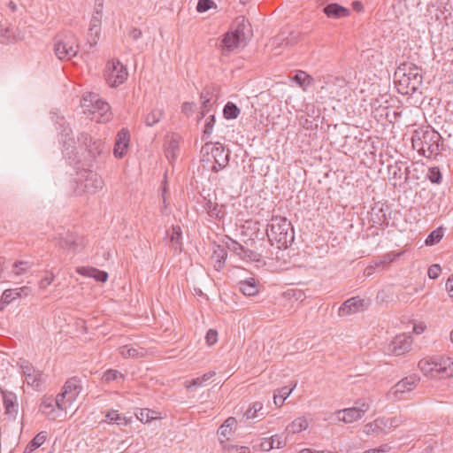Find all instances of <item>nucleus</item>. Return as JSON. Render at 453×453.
Listing matches in <instances>:
<instances>
[{"instance_id":"obj_1","label":"nucleus","mask_w":453,"mask_h":453,"mask_svg":"<svg viewBox=\"0 0 453 453\" xmlns=\"http://www.w3.org/2000/svg\"><path fill=\"white\" fill-rule=\"evenodd\" d=\"M82 390L81 380L73 377L68 380L63 387L62 393L55 399L48 398L40 406V411L49 419H64L67 411L73 409V404Z\"/></svg>"},{"instance_id":"obj_2","label":"nucleus","mask_w":453,"mask_h":453,"mask_svg":"<svg viewBox=\"0 0 453 453\" xmlns=\"http://www.w3.org/2000/svg\"><path fill=\"white\" fill-rule=\"evenodd\" d=\"M423 82L421 70L411 63L400 65L395 72V83L399 93L410 95L416 92Z\"/></svg>"},{"instance_id":"obj_3","label":"nucleus","mask_w":453,"mask_h":453,"mask_svg":"<svg viewBox=\"0 0 453 453\" xmlns=\"http://www.w3.org/2000/svg\"><path fill=\"white\" fill-rule=\"evenodd\" d=\"M266 235L272 245L287 249L294 242V228L291 222L283 216H273L267 225Z\"/></svg>"},{"instance_id":"obj_4","label":"nucleus","mask_w":453,"mask_h":453,"mask_svg":"<svg viewBox=\"0 0 453 453\" xmlns=\"http://www.w3.org/2000/svg\"><path fill=\"white\" fill-rule=\"evenodd\" d=\"M440 140V134L429 127H420L411 136L413 149L428 158L439 154Z\"/></svg>"},{"instance_id":"obj_5","label":"nucleus","mask_w":453,"mask_h":453,"mask_svg":"<svg viewBox=\"0 0 453 453\" xmlns=\"http://www.w3.org/2000/svg\"><path fill=\"white\" fill-rule=\"evenodd\" d=\"M250 35V24L246 22L243 17L237 18L230 31L224 35L221 42L223 54H228L240 46H245Z\"/></svg>"},{"instance_id":"obj_6","label":"nucleus","mask_w":453,"mask_h":453,"mask_svg":"<svg viewBox=\"0 0 453 453\" xmlns=\"http://www.w3.org/2000/svg\"><path fill=\"white\" fill-rule=\"evenodd\" d=\"M423 374L431 379H444L453 376V359L426 357L418 364Z\"/></svg>"},{"instance_id":"obj_7","label":"nucleus","mask_w":453,"mask_h":453,"mask_svg":"<svg viewBox=\"0 0 453 453\" xmlns=\"http://www.w3.org/2000/svg\"><path fill=\"white\" fill-rule=\"evenodd\" d=\"M202 160L211 165V170L214 173L225 168L229 161V152L219 143L206 142L201 149Z\"/></svg>"},{"instance_id":"obj_8","label":"nucleus","mask_w":453,"mask_h":453,"mask_svg":"<svg viewBox=\"0 0 453 453\" xmlns=\"http://www.w3.org/2000/svg\"><path fill=\"white\" fill-rule=\"evenodd\" d=\"M87 117L96 123H106L112 119L110 104L99 95L90 92L87 94Z\"/></svg>"},{"instance_id":"obj_9","label":"nucleus","mask_w":453,"mask_h":453,"mask_svg":"<svg viewBox=\"0 0 453 453\" xmlns=\"http://www.w3.org/2000/svg\"><path fill=\"white\" fill-rule=\"evenodd\" d=\"M128 77V71L118 58L107 61L104 69V78L111 88H117L123 84Z\"/></svg>"},{"instance_id":"obj_10","label":"nucleus","mask_w":453,"mask_h":453,"mask_svg":"<svg viewBox=\"0 0 453 453\" xmlns=\"http://www.w3.org/2000/svg\"><path fill=\"white\" fill-rule=\"evenodd\" d=\"M419 380L420 378L416 374L404 377L390 388L388 397L394 401L408 399L409 395L417 387Z\"/></svg>"},{"instance_id":"obj_11","label":"nucleus","mask_w":453,"mask_h":453,"mask_svg":"<svg viewBox=\"0 0 453 453\" xmlns=\"http://www.w3.org/2000/svg\"><path fill=\"white\" fill-rule=\"evenodd\" d=\"M356 404L357 406L354 407L336 411L334 415L338 421H342L345 424L357 421L361 419L370 409V403L365 400H359Z\"/></svg>"},{"instance_id":"obj_12","label":"nucleus","mask_w":453,"mask_h":453,"mask_svg":"<svg viewBox=\"0 0 453 453\" xmlns=\"http://www.w3.org/2000/svg\"><path fill=\"white\" fill-rule=\"evenodd\" d=\"M54 51L60 60H71L77 55L78 45L72 35L58 36L55 41Z\"/></svg>"},{"instance_id":"obj_13","label":"nucleus","mask_w":453,"mask_h":453,"mask_svg":"<svg viewBox=\"0 0 453 453\" xmlns=\"http://www.w3.org/2000/svg\"><path fill=\"white\" fill-rule=\"evenodd\" d=\"M103 9L104 0H96L94 12L89 23V34H87V43L90 47L96 46L100 37Z\"/></svg>"},{"instance_id":"obj_14","label":"nucleus","mask_w":453,"mask_h":453,"mask_svg":"<svg viewBox=\"0 0 453 453\" xmlns=\"http://www.w3.org/2000/svg\"><path fill=\"white\" fill-rule=\"evenodd\" d=\"M412 339L407 334L396 335L387 346L388 355L401 356L408 352L411 349Z\"/></svg>"},{"instance_id":"obj_15","label":"nucleus","mask_w":453,"mask_h":453,"mask_svg":"<svg viewBox=\"0 0 453 453\" xmlns=\"http://www.w3.org/2000/svg\"><path fill=\"white\" fill-rule=\"evenodd\" d=\"M30 293L31 289L27 286L5 289L0 298V311H4L5 307L14 301L27 296Z\"/></svg>"},{"instance_id":"obj_16","label":"nucleus","mask_w":453,"mask_h":453,"mask_svg":"<svg viewBox=\"0 0 453 453\" xmlns=\"http://www.w3.org/2000/svg\"><path fill=\"white\" fill-rule=\"evenodd\" d=\"M388 180L394 188H400L408 180V167H403L399 163L388 165Z\"/></svg>"},{"instance_id":"obj_17","label":"nucleus","mask_w":453,"mask_h":453,"mask_svg":"<svg viewBox=\"0 0 453 453\" xmlns=\"http://www.w3.org/2000/svg\"><path fill=\"white\" fill-rule=\"evenodd\" d=\"M21 370L27 384L35 389H39L45 380L44 374L28 363L22 365Z\"/></svg>"},{"instance_id":"obj_18","label":"nucleus","mask_w":453,"mask_h":453,"mask_svg":"<svg viewBox=\"0 0 453 453\" xmlns=\"http://www.w3.org/2000/svg\"><path fill=\"white\" fill-rule=\"evenodd\" d=\"M236 424V418L234 417H229L224 421V423L219 426L218 430L219 443L225 450H230V447H228L230 444H227L226 441L234 433Z\"/></svg>"},{"instance_id":"obj_19","label":"nucleus","mask_w":453,"mask_h":453,"mask_svg":"<svg viewBox=\"0 0 453 453\" xmlns=\"http://www.w3.org/2000/svg\"><path fill=\"white\" fill-rule=\"evenodd\" d=\"M365 306V300L359 296L346 300L339 308L340 317H346L362 311Z\"/></svg>"},{"instance_id":"obj_20","label":"nucleus","mask_w":453,"mask_h":453,"mask_svg":"<svg viewBox=\"0 0 453 453\" xmlns=\"http://www.w3.org/2000/svg\"><path fill=\"white\" fill-rule=\"evenodd\" d=\"M130 142V134L127 128L119 130L115 138L113 154L118 158H122L127 152Z\"/></svg>"},{"instance_id":"obj_21","label":"nucleus","mask_w":453,"mask_h":453,"mask_svg":"<svg viewBox=\"0 0 453 453\" xmlns=\"http://www.w3.org/2000/svg\"><path fill=\"white\" fill-rule=\"evenodd\" d=\"M226 246L227 249L235 253L241 259L246 261H254L257 258V255L252 250L246 249L244 246L234 241L230 237H226Z\"/></svg>"},{"instance_id":"obj_22","label":"nucleus","mask_w":453,"mask_h":453,"mask_svg":"<svg viewBox=\"0 0 453 453\" xmlns=\"http://www.w3.org/2000/svg\"><path fill=\"white\" fill-rule=\"evenodd\" d=\"M3 400L5 409V414L10 418L14 419L17 417L19 411V403L16 395L12 392H4Z\"/></svg>"},{"instance_id":"obj_23","label":"nucleus","mask_w":453,"mask_h":453,"mask_svg":"<svg viewBox=\"0 0 453 453\" xmlns=\"http://www.w3.org/2000/svg\"><path fill=\"white\" fill-rule=\"evenodd\" d=\"M239 290L247 296H255L260 291V284L255 278H248L238 282Z\"/></svg>"},{"instance_id":"obj_24","label":"nucleus","mask_w":453,"mask_h":453,"mask_svg":"<svg viewBox=\"0 0 453 453\" xmlns=\"http://www.w3.org/2000/svg\"><path fill=\"white\" fill-rule=\"evenodd\" d=\"M171 247L178 253L182 250V231L180 226H173L167 231Z\"/></svg>"},{"instance_id":"obj_25","label":"nucleus","mask_w":453,"mask_h":453,"mask_svg":"<svg viewBox=\"0 0 453 453\" xmlns=\"http://www.w3.org/2000/svg\"><path fill=\"white\" fill-rule=\"evenodd\" d=\"M324 13L331 19H342L349 15V10L334 3L324 7Z\"/></svg>"},{"instance_id":"obj_26","label":"nucleus","mask_w":453,"mask_h":453,"mask_svg":"<svg viewBox=\"0 0 453 453\" xmlns=\"http://www.w3.org/2000/svg\"><path fill=\"white\" fill-rule=\"evenodd\" d=\"M363 432L367 435L388 433L383 418H378L372 422L365 424Z\"/></svg>"},{"instance_id":"obj_27","label":"nucleus","mask_w":453,"mask_h":453,"mask_svg":"<svg viewBox=\"0 0 453 453\" xmlns=\"http://www.w3.org/2000/svg\"><path fill=\"white\" fill-rule=\"evenodd\" d=\"M104 180L97 173L87 171V192L96 193L103 188Z\"/></svg>"},{"instance_id":"obj_28","label":"nucleus","mask_w":453,"mask_h":453,"mask_svg":"<svg viewBox=\"0 0 453 453\" xmlns=\"http://www.w3.org/2000/svg\"><path fill=\"white\" fill-rule=\"evenodd\" d=\"M165 111L163 108L155 107L143 117V121L148 127L157 124L164 117Z\"/></svg>"},{"instance_id":"obj_29","label":"nucleus","mask_w":453,"mask_h":453,"mask_svg":"<svg viewBox=\"0 0 453 453\" xmlns=\"http://www.w3.org/2000/svg\"><path fill=\"white\" fill-rule=\"evenodd\" d=\"M293 81L296 82L303 91H306L307 88L314 82V79L306 72L302 70H299L296 73L295 76L293 77Z\"/></svg>"},{"instance_id":"obj_30","label":"nucleus","mask_w":453,"mask_h":453,"mask_svg":"<svg viewBox=\"0 0 453 453\" xmlns=\"http://www.w3.org/2000/svg\"><path fill=\"white\" fill-rule=\"evenodd\" d=\"M58 240V246L64 250L74 249L76 245V236L69 232L59 234Z\"/></svg>"},{"instance_id":"obj_31","label":"nucleus","mask_w":453,"mask_h":453,"mask_svg":"<svg viewBox=\"0 0 453 453\" xmlns=\"http://www.w3.org/2000/svg\"><path fill=\"white\" fill-rule=\"evenodd\" d=\"M309 426L308 420L304 417H299L294 419L286 428L288 434H297L306 430Z\"/></svg>"},{"instance_id":"obj_32","label":"nucleus","mask_w":453,"mask_h":453,"mask_svg":"<svg viewBox=\"0 0 453 453\" xmlns=\"http://www.w3.org/2000/svg\"><path fill=\"white\" fill-rule=\"evenodd\" d=\"M226 258V251L221 246H218L214 250L211 256V260L214 263V268L217 271H220L225 265V260Z\"/></svg>"},{"instance_id":"obj_33","label":"nucleus","mask_w":453,"mask_h":453,"mask_svg":"<svg viewBox=\"0 0 453 453\" xmlns=\"http://www.w3.org/2000/svg\"><path fill=\"white\" fill-rule=\"evenodd\" d=\"M119 354L124 358H137L143 356V350L141 348H135L132 345H124L119 349Z\"/></svg>"},{"instance_id":"obj_34","label":"nucleus","mask_w":453,"mask_h":453,"mask_svg":"<svg viewBox=\"0 0 453 453\" xmlns=\"http://www.w3.org/2000/svg\"><path fill=\"white\" fill-rule=\"evenodd\" d=\"M204 209L211 218L221 219L224 216L223 206L211 200L205 202Z\"/></svg>"},{"instance_id":"obj_35","label":"nucleus","mask_w":453,"mask_h":453,"mask_svg":"<svg viewBox=\"0 0 453 453\" xmlns=\"http://www.w3.org/2000/svg\"><path fill=\"white\" fill-rule=\"evenodd\" d=\"M47 438L46 432H40L37 434L34 439L26 446L24 449V453H32L34 450L38 449L41 445L44 443Z\"/></svg>"},{"instance_id":"obj_36","label":"nucleus","mask_w":453,"mask_h":453,"mask_svg":"<svg viewBox=\"0 0 453 453\" xmlns=\"http://www.w3.org/2000/svg\"><path fill=\"white\" fill-rule=\"evenodd\" d=\"M215 372H206L204 373L203 376L201 377H197L196 379H193L189 381H186L185 382V388L189 389L191 388H199V387H203L204 385L205 382H207L208 380H210L212 377L215 376Z\"/></svg>"},{"instance_id":"obj_37","label":"nucleus","mask_w":453,"mask_h":453,"mask_svg":"<svg viewBox=\"0 0 453 453\" xmlns=\"http://www.w3.org/2000/svg\"><path fill=\"white\" fill-rule=\"evenodd\" d=\"M33 265L34 264L30 261H16L12 265V273L14 276H21L27 273Z\"/></svg>"},{"instance_id":"obj_38","label":"nucleus","mask_w":453,"mask_h":453,"mask_svg":"<svg viewBox=\"0 0 453 453\" xmlns=\"http://www.w3.org/2000/svg\"><path fill=\"white\" fill-rule=\"evenodd\" d=\"M105 421L109 424H116L118 426H127L129 424L130 420L127 418L125 416L119 414L117 411H111L107 413L105 416Z\"/></svg>"},{"instance_id":"obj_39","label":"nucleus","mask_w":453,"mask_h":453,"mask_svg":"<svg viewBox=\"0 0 453 453\" xmlns=\"http://www.w3.org/2000/svg\"><path fill=\"white\" fill-rule=\"evenodd\" d=\"M296 388V384L292 388L282 387L278 394H274L273 395V403L276 406L280 407L284 401L290 395L294 388Z\"/></svg>"},{"instance_id":"obj_40","label":"nucleus","mask_w":453,"mask_h":453,"mask_svg":"<svg viewBox=\"0 0 453 453\" xmlns=\"http://www.w3.org/2000/svg\"><path fill=\"white\" fill-rule=\"evenodd\" d=\"M136 418L141 422L148 423V422H150L151 420L158 418H159V413L155 411H151L150 409H141L136 413Z\"/></svg>"},{"instance_id":"obj_41","label":"nucleus","mask_w":453,"mask_h":453,"mask_svg":"<svg viewBox=\"0 0 453 453\" xmlns=\"http://www.w3.org/2000/svg\"><path fill=\"white\" fill-rule=\"evenodd\" d=\"M179 150V142L176 138L172 137L166 144L165 155L166 157L173 161L176 158L177 152Z\"/></svg>"},{"instance_id":"obj_42","label":"nucleus","mask_w":453,"mask_h":453,"mask_svg":"<svg viewBox=\"0 0 453 453\" xmlns=\"http://www.w3.org/2000/svg\"><path fill=\"white\" fill-rule=\"evenodd\" d=\"M87 278H92L99 282H105L108 279V273L95 267H87Z\"/></svg>"},{"instance_id":"obj_43","label":"nucleus","mask_w":453,"mask_h":453,"mask_svg":"<svg viewBox=\"0 0 453 453\" xmlns=\"http://www.w3.org/2000/svg\"><path fill=\"white\" fill-rule=\"evenodd\" d=\"M263 410V403L256 402L252 403L250 408L245 411L244 416L247 419H253L259 417V412ZM261 413L260 416H263Z\"/></svg>"},{"instance_id":"obj_44","label":"nucleus","mask_w":453,"mask_h":453,"mask_svg":"<svg viewBox=\"0 0 453 453\" xmlns=\"http://www.w3.org/2000/svg\"><path fill=\"white\" fill-rule=\"evenodd\" d=\"M223 113L227 119H236L240 114V110L234 104L229 102L225 105Z\"/></svg>"},{"instance_id":"obj_45","label":"nucleus","mask_w":453,"mask_h":453,"mask_svg":"<svg viewBox=\"0 0 453 453\" xmlns=\"http://www.w3.org/2000/svg\"><path fill=\"white\" fill-rule=\"evenodd\" d=\"M442 236V228L439 227L430 233V234L426 237L425 242L426 245H434L435 243H438L441 240Z\"/></svg>"},{"instance_id":"obj_46","label":"nucleus","mask_w":453,"mask_h":453,"mask_svg":"<svg viewBox=\"0 0 453 453\" xmlns=\"http://www.w3.org/2000/svg\"><path fill=\"white\" fill-rule=\"evenodd\" d=\"M103 380L106 382H110V381H113V380H123L124 375L117 370L110 369V370H107L106 372H104V373L103 375Z\"/></svg>"},{"instance_id":"obj_47","label":"nucleus","mask_w":453,"mask_h":453,"mask_svg":"<svg viewBox=\"0 0 453 453\" xmlns=\"http://www.w3.org/2000/svg\"><path fill=\"white\" fill-rule=\"evenodd\" d=\"M104 150V143L102 142V140H96L94 141L90 145L88 149L89 154L93 157H96L97 155H101L103 151Z\"/></svg>"},{"instance_id":"obj_48","label":"nucleus","mask_w":453,"mask_h":453,"mask_svg":"<svg viewBox=\"0 0 453 453\" xmlns=\"http://www.w3.org/2000/svg\"><path fill=\"white\" fill-rule=\"evenodd\" d=\"M12 39L16 40L13 30L0 24V41L4 42Z\"/></svg>"},{"instance_id":"obj_49","label":"nucleus","mask_w":453,"mask_h":453,"mask_svg":"<svg viewBox=\"0 0 453 453\" xmlns=\"http://www.w3.org/2000/svg\"><path fill=\"white\" fill-rule=\"evenodd\" d=\"M12 39L16 40L13 30L0 24V41L4 42Z\"/></svg>"},{"instance_id":"obj_50","label":"nucleus","mask_w":453,"mask_h":453,"mask_svg":"<svg viewBox=\"0 0 453 453\" xmlns=\"http://www.w3.org/2000/svg\"><path fill=\"white\" fill-rule=\"evenodd\" d=\"M214 123H215L214 116L211 115L208 118V119L206 120L205 125H204L203 134L202 135L203 141H207L208 138L210 137V135L211 134Z\"/></svg>"},{"instance_id":"obj_51","label":"nucleus","mask_w":453,"mask_h":453,"mask_svg":"<svg viewBox=\"0 0 453 453\" xmlns=\"http://www.w3.org/2000/svg\"><path fill=\"white\" fill-rule=\"evenodd\" d=\"M426 176L433 183L440 184L441 181V173L440 169L436 166L429 168Z\"/></svg>"},{"instance_id":"obj_52","label":"nucleus","mask_w":453,"mask_h":453,"mask_svg":"<svg viewBox=\"0 0 453 453\" xmlns=\"http://www.w3.org/2000/svg\"><path fill=\"white\" fill-rule=\"evenodd\" d=\"M383 419L385 421V426H386L388 432L389 430H391L392 428L397 427L403 422V420L401 417H399V418L394 417V418H383Z\"/></svg>"},{"instance_id":"obj_53","label":"nucleus","mask_w":453,"mask_h":453,"mask_svg":"<svg viewBox=\"0 0 453 453\" xmlns=\"http://www.w3.org/2000/svg\"><path fill=\"white\" fill-rule=\"evenodd\" d=\"M213 6H215V3L212 0H199L196 5V11L198 12H205Z\"/></svg>"},{"instance_id":"obj_54","label":"nucleus","mask_w":453,"mask_h":453,"mask_svg":"<svg viewBox=\"0 0 453 453\" xmlns=\"http://www.w3.org/2000/svg\"><path fill=\"white\" fill-rule=\"evenodd\" d=\"M259 449L263 451H270L274 449V439H272V436L270 438H263Z\"/></svg>"},{"instance_id":"obj_55","label":"nucleus","mask_w":453,"mask_h":453,"mask_svg":"<svg viewBox=\"0 0 453 453\" xmlns=\"http://www.w3.org/2000/svg\"><path fill=\"white\" fill-rule=\"evenodd\" d=\"M206 343L209 346H212L218 341V332L214 329H209L205 335Z\"/></svg>"},{"instance_id":"obj_56","label":"nucleus","mask_w":453,"mask_h":453,"mask_svg":"<svg viewBox=\"0 0 453 453\" xmlns=\"http://www.w3.org/2000/svg\"><path fill=\"white\" fill-rule=\"evenodd\" d=\"M53 280L54 275L51 273H47V274L39 282L40 288H46Z\"/></svg>"},{"instance_id":"obj_57","label":"nucleus","mask_w":453,"mask_h":453,"mask_svg":"<svg viewBox=\"0 0 453 453\" xmlns=\"http://www.w3.org/2000/svg\"><path fill=\"white\" fill-rule=\"evenodd\" d=\"M441 266L439 265H433L428 268L427 274L430 279H436L440 275Z\"/></svg>"},{"instance_id":"obj_58","label":"nucleus","mask_w":453,"mask_h":453,"mask_svg":"<svg viewBox=\"0 0 453 453\" xmlns=\"http://www.w3.org/2000/svg\"><path fill=\"white\" fill-rule=\"evenodd\" d=\"M272 439H274V448H276V449H281L286 445V440H283L278 434L273 435Z\"/></svg>"},{"instance_id":"obj_59","label":"nucleus","mask_w":453,"mask_h":453,"mask_svg":"<svg viewBox=\"0 0 453 453\" xmlns=\"http://www.w3.org/2000/svg\"><path fill=\"white\" fill-rule=\"evenodd\" d=\"M426 328V324L423 322H419V323L414 325L413 332L417 334H420L425 331Z\"/></svg>"},{"instance_id":"obj_60","label":"nucleus","mask_w":453,"mask_h":453,"mask_svg":"<svg viewBox=\"0 0 453 453\" xmlns=\"http://www.w3.org/2000/svg\"><path fill=\"white\" fill-rule=\"evenodd\" d=\"M397 256L398 255L395 254H387L382 257V259L380 260V264H390Z\"/></svg>"},{"instance_id":"obj_61","label":"nucleus","mask_w":453,"mask_h":453,"mask_svg":"<svg viewBox=\"0 0 453 453\" xmlns=\"http://www.w3.org/2000/svg\"><path fill=\"white\" fill-rule=\"evenodd\" d=\"M446 288L449 292V295L453 297V275L448 279L446 282Z\"/></svg>"},{"instance_id":"obj_62","label":"nucleus","mask_w":453,"mask_h":453,"mask_svg":"<svg viewBox=\"0 0 453 453\" xmlns=\"http://www.w3.org/2000/svg\"><path fill=\"white\" fill-rule=\"evenodd\" d=\"M351 6L353 10H355L357 12H360L364 10V5L360 1H353Z\"/></svg>"},{"instance_id":"obj_63","label":"nucleus","mask_w":453,"mask_h":453,"mask_svg":"<svg viewBox=\"0 0 453 453\" xmlns=\"http://www.w3.org/2000/svg\"><path fill=\"white\" fill-rule=\"evenodd\" d=\"M387 450H388V446L385 445L379 449H371L365 450L364 453H383V452H386Z\"/></svg>"},{"instance_id":"obj_64","label":"nucleus","mask_w":453,"mask_h":453,"mask_svg":"<svg viewBox=\"0 0 453 453\" xmlns=\"http://www.w3.org/2000/svg\"><path fill=\"white\" fill-rule=\"evenodd\" d=\"M192 110H193V104H191V103H184L182 104V111L184 113H188V112L192 111Z\"/></svg>"}]
</instances>
